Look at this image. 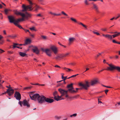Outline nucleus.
<instances>
[{
	"instance_id": "nucleus-1",
	"label": "nucleus",
	"mask_w": 120,
	"mask_h": 120,
	"mask_svg": "<svg viewBox=\"0 0 120 120\" xmlns=\"http://www.w3.org/2000/svg\"><path fill=\"white\" fill-rule=\"evenodd\" d=\"M31 99L35 101H37L40 104H42L45 102V97L43 96H40L37 93L34 94L33 92H31L29 94Z\"/></svg>"
},
{
	"instance_id": "nucleus-2",
	"label": "nucleus",
	"mask_w": 120,
	"mask_h": 120,
	"mask_svg": "<svg viewBox=\"0 0 120 120\" xmlns=\"http://www.w3.org/2000/svg\"><path fill=\"white\" fill-rule=\"evenodd\" d=\"M98 82L97 80H92L91 81L90 84V82L88 81L85 80L84 83L82 84V83H80L79 85L80 86H82V88L86 90H87L90 85L93 86L96 84Z\"/></svg>"
},
{
	"instance_id": "nucleus-3",
	"label": "nucleus",
	"mask_w": 120,
	"mask_h": 120,
	"mask_svg": "<svg viewBox=\"0 0 120 120\" xmlns=\"http://www.w3.org/2000/svg\"><path fill=\"white\" fill-rule=\"evenodd\" d=\"M27 0L28 1L30 5L26 6L24 4H22V11H26L27 10L31 11L33 9V8H32V5L33 4V3L30 0Z\"/></svg>"
},
{
	"instance_id": "nucleus-4",
	"label": "nucleus",
	"mask_w": 120,
	"mask_h": 120,
	"mask_svg": "<svg viewBox=\"0 0 120 120\" xmlns=\"http://www.w3.org/2000/svg\"><path fill=\"white\" fill-rule=\"evenodd\" d=\"M58 90L61 94V96H60L61 97V100L64 99L63 98H62L61 97L64 95H65V97L66 98L69 97V96L68 94V90H65L61 88L59 89Z\"/></svg>"
},
{
	"instance_id": "nucleus-5",
	"label": "nucleus",
	"mask_w": 120,
	"mask_h": 120,
	"mask_svg": "<svg viewBox=\"0 0 120 120\" xmlns=\"http://www.w3.org/2000/svg\"><path fill=\"white\" fill-rule=\"evenodd\" d=\"M15 14L17 15H20L22 17V18H23L26 19H27L28 17L31 16V15L28 13L26 12L25 13H22L20 12H19L17 11H16L15 12Z\"/></svg>"
},
{
	"instance_id": "nucleus-6",
	"label": "nucleus",
	"mask_w": 120,
	"mask_h": 120,
	"mask_svg": "<svg viewBox=\"0 0 120 120\" xmlns=\"http://www.w3.org/2000/svg\"><path fill=\"white\" fill-rule=\"evenodd\" d=\"M73 84L71 83L70 84L68 85L67 86V88H68L67 90H68V91H69L71 93H73L76 92V91L73 90L74 88L73 87Z\"/></svg>"
},
{
	"instance_id": "nucleus-7",
	"label": "nucleus",
	"mask_w": 120,
	"mask_h": 120,
	"mask_svg": "<svg viewBox=\"0 0 120 120\" xmlns=\"http://www.w3.org/2000/svg\"><path fill=\"white\" fill-rule=\"evenodd\" d=\"M25 19H24L23 18H22L18 19L17 20L16 22H15L14 23V24H15V26H17L19 28L22 29L23 28L20 25H19L18 23L20 21L25 20Z\"/></svg>"
},
{
	"instance_id": "nucleus-8",
	"label": "nucleus",
	"mask_w": 120,
	"mask_h": 120,
	"mask_svg": "<svg viewBox=\"0 0 120 120\" xmlns=\"http://www.w3.org/2000/svg\"><path fill=\"white\" fill-rule=\"evenodd\" d=\"M14 90L12 89H8L6 91L2 93L1 95H3L6 94L7 93H8L9 96H11L14 93Z\"/></svg>"
},
{
	"instance_id": "nucleus-9",
	"label": "nucleus",
	"mask_w": 120,
	"mask_h": 120,
	"mask_svg": "<svg viewBox=\"0 0 120 120\" xmlns=\"http://www.w3.org/2000/svg\"><path fill=\"white\" fill-rule=\"evenodd\" d=\"M53 95L54 96V99L58 101L61 100V97L58 95L57 92L55 91L53 93Z\"/></svg>"
},
{
	"instance_id": "nucleus-10",
	"label": "nucleus",
	"mask_w": 120,
	"mask_h": 120,
	"mask_svg": "<svg viewBox=\"0 0 120 120\" xmlns=\"http://www.w3.org/2000/svg\"><path fill=\"white\" fill-rule=\"evenodd\" d=\"M19 104L21 106H22V104H23L24 106H26L28 107L30 106V105L28 103L26 100H24L23 101H19Z\"/></svg>"
},
{
	"instance_id": "nucleus-11",
	"label": "nucleus",
	"mask_w": 120,
	"mask_h": 120,
	"mask_svg": "<svg viewBox=\"0 0 120 120\" xmlns=\"http://www.w3.org/2000/svg\"><path fill=\"white\" fill-rule=\"evenodd\" d=\"M14 97L17 100L20 101L21 98L20 94L18 92L16 91L14 94Z\"/></svg>"
},
{
	"instance_id": "nucleus-12",
	"label": "nucleus",
	"mask_w": 120,
	"mask_h": 120,
	"mask_svg": "<svg viewBox=\"0 0 120 120\" xmlns=\"http://www.w3.org/2000/svg\"><path fill=\"white\" fill-rule=\"evenodd\" d=\"M50 49L53 52L54 54H56L57 53L58 50V49L54 45H52L50 47Z\"/></svg>"
},
{
	"instance_id": "nucleus-13",
	"label": "nucleus",
	"mask_w": 120,
	"mask_h": 120,
	"mask_svg": "<svg viewBox=\"0 0 120 120\" xmlns=\"http://www.w3.org/2000/svg\"><path fill=\"white\" fill-rule=\"evenodd\" d=\"M8 19L10 23H13L16 22L17 20H16L14 17L13 16H10L8 17Z\"/></svg>"
},
{
	"instance_id": "nucleus-14",
	"label": "nucleus",
	"mask_w": 120,
	"mask_h": 120,
	"mask_svg": "<svg viewBox=\"0 0 120 120\" xmlns=\"http://www.w3.org/2000/svg\"><path fill=\"white\" fill-rule=\"evenodd\" d=\"M109 66L106 69H104L103 70H105L107 71H112V64H109L108 63H106Z\"/></svg>"
},
{
	"instance_id": "nucleus-15",
	"label": "nucleus",
	"mask_w": 120,
	"mask_h": 120,
	"mask_svg": "<svg viewBox=\"0 0 120 120\" xmlns=\"http://www.w3.org/2000/svg\"><path fill=\"white\" fill-rule=\"evenodd\" d=\"M76 40L75 38L73 37H71L69 38V44L71 45L72 43Z\"/></svg>"
},
{
	"instance_id": "nucleus-16",
	"label": "nucleus",
	"mask_w": 120,
	"mask_h": 120,
	"mask_svg": "<svg viewBox=\"0 0 120 120\" xmlns=\"http://www.w3.org/2000/svg\"><path fill=\"white\" fill-rule=\"evenodd\" d=\"M54 101V100L50 98L45 97V102L46 101L48 103H51Z\"/></svg>"
},
{
	"instance_id": "nucleus-17",
	"label": "nucleus",
	"mask_w": 120,
	"mask_h": 120,
	"mask_svg": "<svg viewBox=\"0 0 120 120\" xmlns=\"http://www.w3.org/2000/svg\"><path fill=\"white\" fill-rule=\"evenodd\" d=\"M45 52L47 55L49 56H51V52L49 49H46L45 50Z\"/></svg>"
},
{
	"instance_id": "nucleus-18",
	"label": "nucleus",
	"mask_w": 120,
	"mask_h": 120,
	"mask_svg": "<svg viewBox=\"0 0 120 120\" xmlns=\"http://www.w3.org/2000/svg\"><path fill=\"white\" fill-rule=\"evenodd\" d=\"M34 52L35 53L37 54H38L39 53V51L38 48L36 47H35L32 49Z\"/></svg>"
},
{
	"instance_id": "nucleus-19",
	"label": "nucleus",
	"mask_w": 120,
	"mask_h": 120,
	"mask_svg": "<svg viewBox=\"0 0 120 120\" xmlns=\"http://www.w3.org/2000/svg\"><path fill=\"white\" fill-rule=\"evenodd\" d=\"M31 42V40L29 39H26L25 41V43L23 44V45H26L30 44Z\"/></svg>"
},
{
	"instance_id": "nucleus-20",
	"label": "nucleus",
	"mask_w": 120,
	"mask_h": 120,
	"mask_svg": "<svg viewBox=\"0 0 120 120\" xmlns=\"http://www.w3.org/2000/svg\"><path fill=\"white\" fill-rule=\"evenodd\" d=\"M92 4L93 5V8L96 11H98V7L97 5L93 3H92Z\"/></svg>"
},
{
	"instance_id": "nucleus-21",
	"label": "nucleus",
	"mask_w": 120,
	"mask_h": 120,
	"mask_svg": "<svg viewBox=\"0 0 120 120\" xmlns=\"http://www.w3.org/2000/svg\"><path fill=\"white\" fill-rule=\"evenodd\" d=\"M113 70L114 69H116L118 71L120 72V67L118 66H115L113 65Z\"/></svg>"
},
{
	"instance_id": "nucleus-22",
	"label": "nucleus",
	"mask_w": 120,
	"mask_h": 120,
	"mask_svg": "<svg viewBox=\"0 0 120 120\" xmlns=\"http://www.w3.org/2000/svg\"><path fill=\"white\" fill-rule=\"evenodd\" d=\"M49 13L52 15H53L54 16H58L60 15H61V14L60 13L57 14L55 13H53L51 11L50 12H49Z\"/></svg>"
},
{
	"instance_id": "nucleus-23",
	"label": "nucleus",
	"mask_w": 120,
	"mask_h": 120,
	"mask_svg": "<svg viewBox=\"0 0 120 120\" xmlns=\"http://www.w3.org/2000/svg\"><path fill=\"white\" fill-rule=\"evenodd\" d=\"M19 54L22 57H24L26 55H27L26 53L21 52H19Z\"/></svg>"
},
{
	"instance_id": "nucleus-24",
	"label": "nucleus",
	"mask_w": 120,
	"mask_h": 120,
	"mask_svg": "<svg viewBox=\"0 0 120 120\" xmlns=\"http://www.w3.org/2000/svg\"><path fill=\"white\" fill-rule=\"evenodd\" d=\"M89 0H84V3L86 5H88L90 4V3L89 2Z\"/></svg>"
},
{
	"instance_id": "nucleus-25",
	"label": "nucleus",
	"mask_w": 120,
	"mask_h": 120,
	"mask_svg": "<svg viewBox=\"0 0 120 120\" xmlns=\"http://www.w3.org/2000/svg\"><path fill=\"white\" fill-rule=\"evenodd\" d=\"M106 38H108L110 40H111L112 38V36L109 34H107Z\"/></svg>"
},
{
	"instance_id": "nucleus-26",
	"label": "nucleus",
	"mask_w": 120,
	"mask_h": 120,
	"mask_svg": "<svg viewBox=\"0 0 120 120\" xmlns=\"http://www.w3.org/2000/svg\"><path fill=\"white\" fill-rule=\"evenodd\" d=\"M63 69H64L65 70L67 71H73L72 70L70 69L67 68L65 67L64 68H63Z\"/></svg>"
},
{
	"instance_id": "nucleus-27",
	"label": "nucleus",
	"mask_w": 120,
	"mask_h": 120,
	"mask_svg": "<svg viewBox=\"0 0 120 120\" xmlns=\"http://www.w3.org/2000/svg\"><path fill=\"white\" fill-rule=\"evenodd\" d=\"M35 11H37L38 10L39 8H41L43 9L41 7H40L39 6H38L36 5L35 6Z\"/></svg>"
},
{
	"instance_id": "nucleus-28",
	"label": "nucleus",
	"mask_w": 120,
	"mask_h": 120,
	"mask_svg": "<svg viewBox=\"0 0 120 120\" xmlns=\"http://www.w3.org/2000/svg\"><path fill=\"white\" fill-rule=\"evenodd\" d=\"M118 36V34H117V32H113V38H115Z\"/></svg>"
},
{
	"instance_id": "nucleus-29",
	"label": "nucleus",
	"mask_w": 120,
	"mask_h": 120,
	"mask_svg": "<svg viewBox=\"0 0 120 120\" xmlns=\"http://www.w3.org/2000/svg\"><path fill=\"white\" fill-rule=\"evenodd\" d=\"M16 37V35H9L7 36L8 37L10 38H15Z\"/></svg>"
},
{
	"instance_id": "nucleus-30",
	"label": "nucleus",
	"mask_w": 120,
	"mask_h": 120,
	"mask_svg": "<svg viewBox=\"0 0 120 120\" xmlns=\"http://www.w3.org/2000/svg\"><path fill=\"white\" fill-rule=\"evenodd\" d=\"M70 19L71 20L74 21V22H75L78 23V22H77V20H76V19H75L74 18H73L72 17H71L70 18Z\"/></svg>"
},
{
	"instance_id": "nucleus-31",
	"label": "nucleus",
	"mask_w": 120,
	"mask_h": 120,
	"mask_svg": "<svg viewBox=\"0 0 120 120\" xmlns=\"http://www.w3.org/2000/svg\"><path fill=\"white\" fill-rule=\"evenodd\" d=\"M29 29L31 30H34L35 31H37V30L35 29V28L34 27H31L29 28Z\"/></svg>"
},
{
	"instance_id": "nucleus-32",
	"label": "nucleus",
	"mask_w": 120,
	"mask_h": 120,
	"mask_svg": "<svg viewBox=\"0 0 120 120\" xmlns=\"http://www.w3.org/2000/svg\"><path fill=\"white\" fill-rule=\"evenodd\" d=\"M61 117V116H55L54 117V118L55 119L57 120L60 119Z\"/></svg>"
},
{
	"instance_id": "nucleus-33",
	"label": "nucleus",
	"mask_w": 120,
	"mask_h": 120,
	"mask_svg": "<svg viewBox=\"0 0 120 120\" xmlns=\"http://www.w3.org/2000/svg\"><path fill=\"white\" fill-rule=\"evenodd\" d=\"M61 13L62 14H63L64 15L67 16H68V15L66 13H65L64 11H61Z\"/></svg>"
},
{
	"instance_id": "nucleus-34",
	"label": "nucleus",
	"mask_w": 120,
	"mask_h": 120,
	"mask_svg": "<svg viewBox=\"0 0 120 120\" xmlns=\"http://www.w3.org/2000/svg\"><path fill=\"white\" fill-rule=\"evenodd\" d=\"M77 116V113H75L73 114L72 115H71L70 117H75Z\"/></svg>"
},
{
	"instance_id": "nucleus-35",
	"label": "nucleus",
	"mask_w": 120,
	"mask_h": 120,
	"mask_svg": "<svg viewBox=\"0 0 120 120\" xmlns=\"http://www.w3.org/2000/svg\"><path fill=\"white\" fill-rule=\"evenodd\" d=\"M18 45V44L17 43H13V48L14 49L15 48H17V46H16L17 45Z\"/></svg>"
},
{
	"instance_id": "nucleus-36",
	"label": "nucleus",
	"mask_w": 120,
	"mask_h": 120,
	"mask_svg": "<svg viewBox=\"0 0 120 120\" xmlns=\"http://www.w3.org/2000/svg\"><path fill=\"white\" fill-rule=\"evenodd\" d=\"M67 77H64V79L63 80H61V81H57V83H58V82H61V81L64 80V83H66V82H65V80L66 79H67Z\"/></svg>"
},
{
	"instance_id": "nucleus-37",
	"label": "nucleus",
	"mask_w": 120,
	"mask_h": 120,
	"mask_svg": "<svg viewBox=\"0 0 120 120\" xmlns=\"http://www.w3.org/2000/svg\"><path fill=\"white\" fill-rule=\"evenodd\" d=\"M118 16H117V17H116V18L114 17H113V19H115V20L116 19H117L119 17H120V14H118Z\"/></svg>"
},
{
	"instance_id": "nucleus-38",
	"label": "nucleus",
	"mask_w": 120,
	"mask_h": 120,
	"mask_svg": "<svg viewBox=\"0 0 120 120\" xmlns=\"http://www.w3.org/2000/svg\"><path fill=\"white\" fill-rule=\"evenodd\" d=\"M118 16H117V17H116V18L114 17H113V19H115V20L116 19H117L119 17H120V14H118Z\"/></svg>"
},
{
	"instance_id": "nucleus-39",
	"label": "nucleus",
	"mask_w": 120,
	"mask_h": 120,
	"mask_svg": "<svg viewBox=\"0 0 120 120\" xmlns=\"http://www.w3.org/2000/svg\"><path fill=\"white\" fill-rule=\"evenodd\" d=\"M113 43H117V44H120V42H118L116 41V40H113Z\"/></svg>"
},
{
	"instance_id": "nucleus-40",
	"label": "nucleus",
	"mask_w": 120,
	"mask_h": 120,
	"mask_svg": "<svg viewBox=\"0 0 120 120\" xmlns=\"http://www.w3.org/2000/svg\"><path fill=\"white\" fill-rule=\"evenodd\" d=\"M32 87H25L23 89L24 90H28V89H30Z\"/></svg>"
},
{
	"instance_id": "nucleus-41",
	"label": "nucleus",
	"mask_w": 120,
	"mask_h": 120,
	"mask_svg": "<svg viewBox=\"0 0 120 120\" xmlns=\"http://www.w3.org/2000/svg\"><path fill=\"white\" fill-rule=\"evenodd\" d=\"M70 54V52H67L66 53L64 54V56L65 57H66L68 56L69 54Z\"/></svg>"
},
{
	"instance_id": "nucleus-42",
	"label": "nucleus",
	"mask_w": 120,
	"mask_h": 120,
	"mask_svg": "<svg viewBox=\"0 0 120 120\" xmlns=\"http://www.w3.org/2000/svg\"><path fill=\"white\" fill-rule=\"evenodd\" d=\"M60 56V58L65 57L64 54H61Z\"/></svg>"
},
{
	"instance_id": "nucleus-43",
	"label": "nucleus",
	"mask_w": 120,
	"mask_h": 120,
	"mask_svg": "<svg viewBox=\"0 0 120 120\" xmlns=\"http://www.w3.org/2000/svg\"><path fill=\"white\" fill-rule=\"evenodd\" d=\"M93 32L94 34H96L97 35H100V34L98 32H95V31H93Z\"/></svg>"
},
{
	"instance_id": "nucleus-44",
	"label": "nucleus",
	"mask_w": 120,
	"mask_h": 120,
	"mask_svg": "<svg viewBox=\"0 0 120 120\" xmlns=\"http://www.w3.org/2000/svg\"><path fill=\"white\" fill-rule=\"evenodd\" d=\"M8 10L7 9H5L4 11L5 14H8Z\"/></svg>"
},
{
	"instance_id": "nucleus-45",
	"label": "nucleus",
	"mask_w": 120,
	"mask_h": 120,
	"mask_svg": "<svg viewBox=\"0 0 120 120\" xmlns=\"http://www.w3.org/2000/svg\"><path fill=\"white\" fill-rule=\"evenodd\" d=\"M101 30L103 31H106V30H107V29L106 28H101Z\"/></svg>"
},
{
	"instance_id": "nucleus-46",
	"label": "nucleus",
	"mask_w": 120,
	"mask_h": 120,
	"mask_svg": "<svg viewBox=\"0 0 120 120\" xmlns=\"http://www.w3.org/2000/svg\"><path fill=\"white\" fill-rule=\"evenodd\" d=\"M22 29L25 31V32H28L30 33L29 32V31L28 30H26L24 28H22Z\"/></svg>"
},
{
	"instance_id": "nucleus-47",
	"label": "nucleus",
	"mask_w": 120,
	"mask_h": 120,
	"mask_svg": "<svg viewBox=\"0 0 120 120\" xmlns=\"http://www.w3.org/2000/svg\"><path fill=\"white\" fill-rule=\"evenodd\" d=\"M82 26L84 27L86 30H87V26L86 25L84 24Z\"/></svg>"
},
{
	"instance_id": "nucleus-48",
	"label": "nucleus",
	"mask_w": 120,
	"mask_h": 120,
	"mask_svg": "<svg viewBox=\"0 0 120 120\" xmlns=\"http://www.w3.org/2000/svg\"><path fill=\"white\" fill-rule=\"evenodd\" d=\"M43 15L41 14H39L37 15V16H40L42 17Z\"/></svg>"
},
{
	"instance_id": "nucleus-49",
	"label": "nucleus",
	"mask_w": 120,
	"mask_h": 120,
	"mask_svg": "<svg viewBox=\"0 0 120 120\" xmlns=\"http://www.w3.org/2000/svg\"><path fill=\"white\" fill-rule=\"evenodd\" d=\"M78 75V74H77L76 75H73L71 76L70 77H71V78H72V77H76L77 75Z\"/></svg>"
},
{
	"instance_id": "nucleus-50",
	"label": "nucleus",
	"mask_w": 120,
	"mask_h": 120,
	"mask_svg": "<svg viewBox=\"0 0 120 120\" xmlns=\"http://www.w3.org/2000/svg\"><path fill=\"white\" fill-rule=\"evenodd\" d=\"M42 37L44 39H46V36H42Z\"/></svg>"
},
{
	"instance_id": "nucleus-51",
	"label": "nucleus",
	"mask_w": 120,
	"mask_h": 120,
	"mask_svg": "<svg viewBox=\"0 0 120 120\" xmlns=\"http://www.w3.org/2000/svg\"><path fill=\"white\" fill-rule=\"evenodd\" d=\"M60 56H57L56 57H55V58L56 59H58V58H60Z\"/></svg>"
},
{
	"instance_id": "nucleus-52",
	"label": "nucleus",
	"mask_w": 120,
	"mask_h": 120,
	"mask_svg": "<svg viewBox=\"0 0 120 120\" xmlns=\"http://www.w3.org/2000/svg\"><path fill=\"white\" fill-rule=\"evenodd\" d=\"M118 106V104H115V107H114V108H116Z\"/></svg>"
},
{
	"instance_id": "nucleus-53",
	"label": "nucleus",
	"mask_w": 120,
	"mask_h": 120,
	"mask_svg": "<svg viewBox=\"0 0 120 120\" xmlns=\"http://www.w3.org/2000/svg\"><path fill=\"white\" fill-rule=\"evenodd\" d=\"M46 49H44L43 48H41V50L43 51V52H45V50H46Z\"/></svg>"
},
{
	"instance_id": "nucleus-54",
	"label": "nucleus",
	"mask_w": 120,
	"mask_h": 120,
	"mask_svg": "<svg viewBox=\"0 0 120 120\" xmlns=\"http://www.w3.org/2000/svg\"><path fill=\"white\" fill-rule=\"evenodd\" d=\"M98 104H99L100 103H102V102L101 101H99V98H98Z\"/></svg>"
},
{
	"instance_id": "nucleus-55",
	"label": "nucleus",
	"mask_w": 120,
	"mask_h": 120,
	"mask_svg": "<svg viewBox=\"0 0 120 120\" xmlns=\"http://www.w3.org/2000/svg\"><path fill=\"white\" fill-rule=\"evenodd\" d=\"M6 87H7V88H9V89H11V87H10V85H9V86H6Z\"/></svg>"
},
{
	"instance_id": "nucleus-56",
	"label": "nucleus",
	"mask_w": 120,
	"mask_h": 120,
	"mask_svg": "<svg viewBox=\"0 0 120 120\" xmlns=\"http://www.w3.org/2000/svg\"><path fill=\"white\" fill-rule=\"evenodd\" d=\"M4 52V51L3 50L0 49V53H2Z\"/></svg>"
},
{
	"instance_id": "nucleus-57",
	"label": "nucleus",
	"mask_w": 120,
	"mask_h": 120,
	"mask_svg": "<svg viewBox=\"0 0 120 120\" xmlns=\"http://www.w3.org/2000/svg\"><path fill=\"white\" fill-rule=\"evenodd\" d=\"M55 67H56V68H60V66H59L58 65H55Z\"/></svg>"
},
{
	"instance_id": "nucleus-58",
	"label": "nucleus",
	"mask_w": 120,
	"mask_h": 120,
	"mask_svg": "<svg viewBox=\"0 0 120 120\" xmlns=\"http://www.w3.org/2000/svg\"><path fill=\"white\" fill-rule=\"evenodd\" d=\"M107 34H102V36L104 37H105L106 38L107 36Z\"/></svg>"
},
{
	"instance_id": "nucleus-59",
	"label": "nucleus",
	"mask_w": 120,
	"mask_h": 120,
	"mask_svg": "<svg viewBox=\"0 0 120 120\" xmlns=\"http://www.w3.org/2000/svg\"><path fill=\"white\" fill-rule=\"evenodd\" d=\"M4 88V87H3V86L1 84H0V88Z\"/></svg>"
},
{
	"instance_id": "nucleus-60",
	"label": "nucleus",
	"mask_w": 120,
	"mask_h": 120,
	"mask_svg": "<svg viewBox=\"0 0 120 120\" xmlns=\"http://www.w3.org/2000/svg\"><path fill=\"white\" fill-rule=\"evenodd\" d=\"M103 63H106H106H107V62H106V60H103Z\"/></svg>"
},
{
	"instance_id": "nucleus-61",
	"label": "nucleus",
	"mask_w": 120,
	"mask_h": 120,
	"mask_svg": "<svg viewBox=\"0 0 120 120\" xmlns=\"http://www.w3.org/2000/svg\"><path fill=\"white\" fill-rule=\"evenodd\" d=\"M4 34H6V31L5 30H4L3 31Z\"/></svg>"
},
{
	"instance_id": "nucleus-62",
	"label": "nucleus",
	"mask_w": 120,
	"mask_h": 120,
	"mask_svg": "<svg viewBox=\"0 0 120 120\" xmlns=\"http://www.w3.org/2000/svg\"><path fill=\"white\" fill-rule=\"evenodd\" d=\"M108 90H105V93L107 94V92L108 91Z\"/></svg>"
},
{
	"instance_id": "nucleus-63",
	"label": "nucleus",
	"mask_w": 120,
	"mask_h": 120,
	"mask_svg": "<svg viewBox=\"0 0 120 120\" xmlns=\"http://www.w3.org/2000/svg\"><path fill=\"white\" fill-rule=\"evenodd\" d=\"M8 52L10 54H12L13 52L11 51H8Z\"/></svg>"
},
{
	"instance_id": "nucleus-64",
	"label": "nucleus",
	"mask_w": 120,
	"mask_h": 120,
	"mask_svg": "<svg viewBox=\"0 0 120 120\" xmlns=\"http://www.w3.org/2000/svg\"><path fill=\"white\" fill-rule=\"evenodd\" d=\"M34 85H40V84L38 83H36L35 84H34Z\"/></svg>"
}]
</instances>
